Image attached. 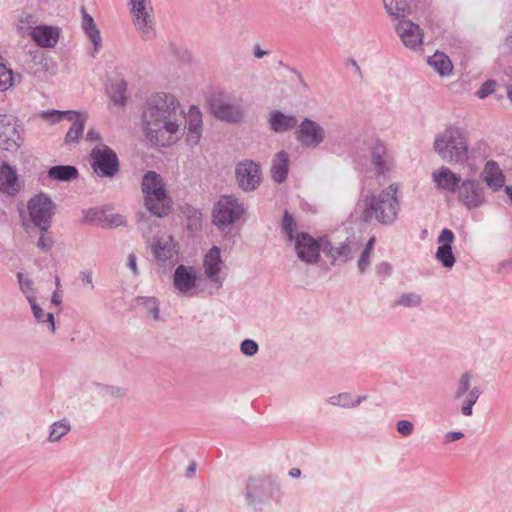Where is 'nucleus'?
Instances as JSON below:
<instances>
[{"label": "nucleus", "instance_id": "nucleus-1", "mask_svg": "<svg viewBox=\"0 0 512 512\" xmlns=\"http://www.w3.org/2000/svg\"><path fill=\"white\" fill-rule=\"evenodd\" d=\"M183 118L182 105L174 94L156 92L144 103L141 131L151 145L169 147L184 134Z\"/></svg>", "mask_w": 512, "mask_h": 512}, {"label": "nucleus", "instance_id": "nucleus-2", "mask_svg": "<svg viewBox=\"0 0 512 512\" xmlns=\"http://www.w3.org/2000/svg\"><path fill=\"white\" fill-rule=\"evenodd\" d=\"M399 189L398 183H392L379 194L366 197L363 211L364 220L368 221L374 218L382 225H392L397 220L400 211V201L397 195Z\"/></svg>", "mask_w": 512, "mask_h": 512}, {"label": "nucleus", "instance_id": "nucleus-3", "mask_svg": "<svg viewBox=\"0 0 512 512\" xmlns=\"http://www.w3.org/2000/svg\"><path fill=\"white\" fill-rule=\"evenodd\" d=\"M145 206L154 215L163 217L171 208V199L166 193L161 177L153 172H147L142 181Z\"/></svg>", "mask_w": 512, "mask_h": 512}, {"label": "nucleus", "instance_id": "nucleus-4", "mask_svg": "<svg viewBox=\"0 0 512 512\" xmlns=\"http://www.w3.org/2000/svg\"><path fill=\"white\" fill-rule=\"evenodd\" d=\"M433 146L442 159L463 160L467 157L466 138L461 129L452 125L436 135Z\"/></svg>", "mask_w": 512, "mask_h": 512}, {"label": "nucleus", "instance_id": "nucleus-5", "mask_svg": "<svg viewBox=\"0 0 512 512\" xmlns=\"http://www.w3.org/2000/svg\"><path fill=\"white\" fill-rule=\"evenodd\" d=\"M25 129L21 121L8 114L0 115V149L17 152L24 143Z\"/></svg>", "mask_w": 512, "mask_h": 512}, {"label": "nucleus", "instance_id": "nucleus-6", "mask_svg": "<svg viewBox=\"0 0 512 512\" xmlns=\"http://www.w3.org/2000/svg\"><path fill=\"white\" fill-rule=\"evenodd\" d=\"M41 117L51 122H59L63 119L71 122V126L64 138V143L70 146L75 145L82 138L87 121V114L78 111L52 110L43 112Z\"/></svg>", "mask_w": 512, "mask_h": 512}, {"label": "nucleus", "instance_id": "nucleus-7", "mask_svg": "<svg viewBox=\"0 0 512 512\" xmlns=\"http://www.w3.org/2000/svg\"><path fill=\"white\" fill-rule=\"evenodd\" d=\"M131 15L137 31L143 38L154 35L155 20L151 0H130Z\"/></svg>", "mask_w": 512, "mask_h": 512}, {"label": "nucleus", "instance_id": "nucleus-8", "mask_svg": "<svg viewBox=\"0 0 512 512\" xmlns=\"http://www.w3.org/2000/svg\"><path fill=\"white\" fill-rule=\"evenodd\" d=\"M295 138L302 147L315 149L325 141L326 131L317 121L304 118L297 125Z\"/></svg>", "mask_w": 512, "mask_h": 512}, {"label": "nucleus", "instance_id": "nucleus-9", "mask_svg": "<svg viewBox=\"0 0 512 512\" xmlns=\"http://www.w3.org/2000/svg\"><path fill=\"white\" fill-rule=\"evenodd\" d=\"M457 191L459 201L469 210L480 208L486 202L484 188L476 180H463Z\"/></svg>", "mask_w": 512, "mask_h": 512}, {"label": "nucleus", "instance_id": "nucleus-10", "mask_svg": "<svg viewBox=\"0 0 512 512\" xmlns=\"http://www.w3.org/2000/svg\"><path fill=\"white\" fill-rule=\"evenodd\" d=\"M30 217L34 224L44 232L53 213V204L44 194L33 197L28 204Z\"/></svg>", "mask_w": 512, "mask_h": 512}, {"label": "nucleus", "instance_id": "nucleus-11", "mask_svg": "<svg viewBox=\"0 0 512 512\" xmlns=\"http://www.w3.org/2000/svg\"><path fill=\"white\" fill-rule=\"evenodd\" d=\"M236 179L242 190L254 191L262 181L260 166L256 162H239L236 167Z\"/></svg>", "mask_w": 512, "mask_h": 512}, {"label": "nucleus", "instance_id": "nucleus-12", "mask_svg": "<svg viewBox=\"0 0 512 512\" xmlns=\"http://www.w3.org/2000/svg\"><path fill=\"white\" fill-rule=\"evenodd\" d=\"M295 250L299 259L308 264L316 263L320 257V245L307 233H299L295 238Z\"/></svg>", "mask_w": 512, "mask_h": 512}, {"label": "nucleus", "instance_id": "nucleus-13", "mask_svg": "<svg viewBox=\"0 0 512 512\" xmlns=\"http://www.w3.org/2000/svg\"><path fill=\"white\" fill-rule=\"evenodd\" d=\"M396 32L407 48L416 49L423 43L422 29L410 20L400 21L396 25Z\"/></svg>", "mask_w": 512, "mask_h": 512}, {"label": "nucleus", "instance_id": "nucleus-14", "mask_svg": "<svg viewBox=\"0 0 512 512\" xmlns=\"http://www.w3.org/2000/svg\"><path fill=\"white\" fill-rule=\"evenodd\" d=\"M186 119V141L189 145H196L202 135V113L200 109L192 105L185 116Z\"/></svg>", "mask_w": 512, "mask_h": 512}, {"label": "nucleus", "instance_id": "nucleus-15", "mask_svg": "<svg viewBox=\"0 0 512 512\" xmlns=\"http://www.w3.org/2000/svg\"><path fill=\"white\" fill-rule=\"evenodd\" d=\"M454 239V233L449 229H443L438 237L440 246L436 251V259L446 268H451L455 264L451 246Z\"/></svg>", "mask_w": 512, "mask_h": 512}, {"label": "nucleus", "instance_id": "nucleus-16", "mask_svg": "<svg viewBox=\"0 0 512 512\" xmlns=\"http://www.w3.org/2000/svg\"><path fill=\"white\" fill-rule=\"evenodd\" d=\"M30 37L40 47L53 48L58 43L60 29L47 25L35 26L33 30L30 31Z\"/></svg>", "mask_w": 512, "mask_h": 512}, {"label": "nucleus", "instance_id": "nucleus-17", "mask_svg": "<svg viewBox=\"0 0 512 512\" xmlns=\"http://www.w3.org/2000/svg\"><path fill=\"white\" fill-rule=\"evenodd\" d=\"M273 489L272 482L267 478L251 477L247 483L246 497L250 503L266 498Z\"/></svg>", "mask_w": 512, "mask_h": 512}, {"label": "nucleus", "instance_id": "nucleus-18", "mask_svg": "<svg viewBox=\"0 0 512 512\" xmlns=\"http://www.w3.org/2000/svg\"><path fill=\"white\" fill-rule=\"evenodd\" d=\"M197 271L195 268L185 265H180L176 268L174 273V286L181 293H187L196 286Z\"/></svg>", "mask_w": 512, "mask_h": 512}, {"label": "nucleus", "instance_id": "nucleus-19", "mask_svg": "<svg viewBox=\"0 0 512 512\" xmlns=\"http://www.w3.org/2000/svg\"><path fill=\"white\" fill-rule=\"evenodd\" d=\"M85 140L91 144H95L91 151L92 160H118L116 153L101 142V135L96 130L89 129Z\"/></svg>", "mask_w": 512, "mask_h": 512}, {"label": "nucleus", "instance_id": "nucleus-20", "mask_svg": "<svg viewBox=\"0 0 512 512\" xmlns=\"http://www.w3.org/2000/svg\"><path fill=\"white\" fill-rule=\"evenodd\" d=\"M268 123L275 133H285L297 128L298 120L292 114H285L279 110H273L269 114Z\"/></svg>", "mask_w": 512, "mask_h": 512}, {"label": "nucleus", "instance_id": "nucleus-21", "mask_svg": "<svg viewBox=\"0 0 512 512\" xmlns=\"http://www.w3.org/2000/svg\"><path fill=\"white\" fill-rule=\"evenodd\" d=\"M20 188L21 184L15 169L4 162L0 166V191L7 195H15Z\"/></svg>", "mask_w": 512, "mask_h": 512}, {"label": "nucleus", "instance_id": "nucleus-22", "mask_svg": "<svg viewBox=\"0 0 512 512\" xmlns=\"http://www.w3.org/2000/svg\"><path fill=\"white\" fill-rule=\"evenodd\" d=\"M153 253L158 261H175L178 256V249L174 239L170 236L162 237L153 245Z\"/></svg>", "mask_w": 512, "mask_h": 512}, {"label": "nucleus", "instance_id": "nucleus-23", "mask_svg": "<svg viewBox=\"0 0 512 512\" xmlns=\"http://www.w3.org/2000/svg\"><path fill=\"white\" fill-rule=\"evenodd\" d=\"M203 267L206 277L211 280L218 282L219 274L222 270V259L220 248L213 246L208 253L205 255L203 260Z\"/></svg>", "mask_w": 512, "mask_h": 512}, {"label": "nucleus", "instance_id": "nucleus-24", "mask_svg": "<svg viewBox=\"0 0 512 512\" xmlns=\"http://www.w3.org/2000/svg\"><path fill=\"white\" fill-rule=\"evenodd\" d=\"M433 180L439 189L455 192L461 184V177L453 173L447 167H441L439 170L434 171L432 174Z\"/></svg>", "mask_w": 512, "mask_h": 512}, {"label": "nucleus", "instance_id": "nucleus-25", "mask_svg": "<svg viewBox=\"0 0 512 512\" xmlns=\"http://www.w3.org/2000/svg\"><path fill=\"white\" fill-rule=\"evenodd\" d=\"M428 64L442 77L449 76L453 71L450 58L438 51L428 58Z\"/></svg>", "mask_w": 512, "mask_h": 512}, {"label": "nucleus", "instance_id": "nucleus-26", "mask_svg": "<svg viewBox=\"0 0 512 512\" xmlns=\"http://www.w3.org/2000/svg\"><path fill=\"white\" fill-rule=\"evenodd\" d=\"M110 99L118 105L123 106L126 102L127 84L122 78L112 79L107 87Z\"/></svg>", "mask_w": 512, "mask_h": 512}, {"label": "nucleus", "instance_id": "nucleus-27", "mask_svg": "<svg viewBox=\"0 0 512 512\" xmlns=\"http://www.w3.org/2000/svg\"><path fill=\"white\" fill-rule=\"evenodd\" d=\"M82 28L93 43L94 53H97L102 46L100 31L98 30L94 19L86 12H83Z\"/></svg>", "mask_w": 512, "mask_h": 512}, {"label": "nucleus", "instance_id": "nucleus-28", "mask_svg": "<svg viewBox=\"0 0 512 512\" xmlns=\"http://www.w3.org/2000/svg\"><path fill=\"white\" fill-rule=\"evenodd\" d=\"M245 211L243 203L232 195H226V225L237 222Z\"/></svg>", "mask_w": 512, "mask_h": 512}, {"label": "nucleus", "instance_id": "nucleus-29", "mask_svg": "<svg viewBox=\"0 0 512 512\" xmlns=\"http://www.w3.org/2000/svg\"><path fill=\"white\" fill-rule=\"evenodd\" d=\"M245 116V105L242 98L226 103V122L239 123Z\"/></svg>", "mask_w": 512, "mask_h": 512}, {"label": "nucleus", "instance_id": "nucleus-30", "mask_svg": "<svg viewBox=\"0 0 512 512\" xmlns=\"http://www.w3.org/2000/svg\"><path fill=\"white\" fill-rule=\"evenodd\" d=\"M357 142L359 144L362 143L367 147L373 160H383L384 157L390 156L387 152L385 145L378 139L363 138L357 139Z\"/></svg>", "mask_w": 512, "mask_h": 512}, {"label": "nucleus", "instance_id": "nucleus-31", "mask_svg": "<svg viewBox=\"0 0 512 512\" xmlns=\"http://www.w3.org/2000/svg\"><path fill=\"white\" fill-rule=\"evenodd\" d=\"M387 13L394 18L405 17L410 12V6L406 0H383Z\"/></svg>", "mask_w": 512, "mask_h": 512}, {"label": "nucleus", "instance_id": "nucleus-32", "mask_svg": "<svg viewBox=\"0 0 512 512\" xmlns=\"http://www.w3.org/2000/svg\"><path fill=\"white\" fill-rule=\"evenodd\" d=\"M365 398H366L365 396H363V397L359 396L355 400H353V397L351 394L341 393V394L329 397L327 402L333 406H340L343 408H348V407L358 406L361 403V401Z\"/></svg>", "mask_w": 512, "mask_h": 512}, {"label": "nucleus", "instance_id": "nucleus-33", "mask_svg": "<svg viewBox=\"0 0 512 512\" xmlns=\"http://www.w3.org/2000/svg\"><path fill=\"white\" fill-rule=\"evenodd\" d=\"M48 175L52 179L69 181L77 177L78 171L73 166H54L49 170Z\"/></svg>", "mask_w": 512, "mask_h": 512}, {"label": "nucleus", "instance_id": "nucleus-34", "mask_svg": "<svg viewBox=\"0 0 512 512\" xmlns=\"http://www.w3.org/2000/svg\"><path fill=\"white\" fill-rule=\"evenodd\" d=\"M481 395L479 387H473L466 396H464L463 405L461 406V413L464 416H471L473 414V406L478 401Z\"/></svg>", "mask_w": 512, "mask_h": 512}, {"label": "nucleus", "instance_id": "nucleus-35", "mask_svg": "<svg viewBox=\"0 0 512 512\" xmlns=\"http://www.w3.org/2000/svg\"><path fill=\"white\" fill-rule=\"evenodd\" d=\"M28 301L31 304L33 314L38 322H47L51 332L55 331L54 317L52 313H45L34 301L31 296H28Z\"/></svg>", "mask_w": 512, "mask_h": 512}, {"label": "nucleus", "instance_id": "nucleus-36", "mask_svg": "<svg viewBox=\"0 0 512 512\" xmlns=\"http://www.w3.org/2000/svg\"><path fill=\"white\" fill-rule=\"evenodd\" d=\"M119 162H93V171L99 176H113L118 170Z\"/></svg>", "mask_w": 512, "mask_h": 512}, {"label": "nucleus", "instance_id": "nucleus-37", "mask_svg": "<svg viewBox=\"0 0 512 512\" xmlns=\"http://www.w3.org/2000/svg\"><path fill=\"white\" fill-rule=\"evenodd\" d=\"M69 431L70 425L66 420L55 422L51 426V431L48 439L50 442L58 441L62 436L66 435Z\"/></svg>", "mask_w": 512, "mask_h": 512}, {"label": "nucleus", "instance_id": "nucleus-38", "mask_svg": "<svg viewBox=\"0 0 512 512\" xmlns=\"http://www.w3.org/2000/svg\"><path fill=\"white\" fill-rule=\"evenodd\" d=\"M471 389H473L471 387V376L469 373H463L459 378L454 398L457 400L463 398Z\"/></svg>", "mask_w": 512, "mask_h": 512}, {"label": "nucleus", "instance_id": "nucleus-39", "mask_svg": "<svg viewBox=\"0 0 512 512\" xmlns=\"http://www.w3.org/2000/svg\"><path fill=\"white\" fill-rule=\"evenodd\" d=\"M13 84L12 70L7 68L0 56V91H5Z\"/></svg>", "mask_w": 512, "mask_h": 512}, {"label": "nucleus", "instance_id": "nucleus-40", "mask_svg": "<svg viewBox=\"0 0 512 512\" xmlns=\"http://www.w3.org/2000/svg\"><path fill=\"white\" fill-rule=\"evenodd\" d=\"M34 17L32 15L26 14L19 18L17 23V31L22 36H30V31L33 30L35 24Z\"/></svg>", "mask_w": 512, "mask_h": 512}, {"label": "nucleus", "instance_id": "nucleus-41", "mask_svg": "<svg viewBox=\"0 0 512 512\" xmlns=\"http://www.w3.org/2000/svg\"><path fill=\"white\" fill-rule=\"evenodd\" d=\"M297 225L292 215L286 210L283 214L282 219V230L286 234L289 241L294 240V232L296 231Z\"/></svg>", "mask_w": 512, "mask_h": 512}, {"label": "nucleus", "instance_id": "nucleus-42", "mask_svg": "<svg viewBox=\"0 0 512 512\" xmlns=\"http://www.w3.org/2000/svg\"><path fill=\"white\" fill-rule=\"evenodd\" d=\"M271 173L275 182H284L288 174V162H276L271 168Z\"/></svg>", "mask_w": 512, "mask_h": 512}, {"label": "nucleus", "instance_id": "nucleus-43", "mask_svg": "<svg viewBox=\"0 0 512 512\" xmlns=\"http://www.w3.org/2000/svg\"><path fill=\"white\" fill-rule=\"evenodd\" d=\"M208 105L210 107L211 112L219 119L224 118V104L222 101L221 94L215 96H211L208 99Z\"/></svg>", "mask_w": 512, "mask_h": 512}, {"label": "nucleus", "instance_id": "nucleus-44", "mask_svg": "<svg viewBox=\"0 0 512 512\" xmlns=\"http://www.w3.org/2000/svg\"><path fill=\"white\" fill-rule=\"evenodd\" d=\"M422 302L421 296L415 293L403 294L396 301L395 305L404 307H418Z\"/></svg>", "mask_w": 512, "mask_h": 512}, {"label": "nucleus", "instance_id": "nucleus-45", "mask_svg": "<svg viewBox=\"0 0 512 512\" xmlns=\"http://www.w3.org/2000/svg\"><path fill=\"white\" fill-rule=\"evenodd\" d=\"M351 253V249L349 245H341L340 247H331L329 250V255L334 260L346 261L349 259Z\"/></svg>", "mask_w": 512, "mask_h": 512}, {"label": "nucleus", "instance_id": "nucleus-46", "mask_svg": "<svg viewBox=\"0 0 512 512\" xmlns=\"http://www.w3.org/2000/svg\"><path fill=\"white\" fill-rule=\"evenodd\" d=\"M213 223L218 227L224 225V205L221 200L217 202L212 213Z\"/></svg>", "mask_w": 512, "mask_h": 512}, {"label": "nucleus", "instance_id": "nucleus-47", "mask_svg": "<svg viewBox=\"0 0 512 512\" xmlns=\"http://www.w3.org/2000/svg\"><path fill=\"white\" fill-rule=\"evenodd\" d=\"M241 352L246 356H254L258 352V344L251 339H245L240 346Z\"/></svg>", "mask_w": 512, "mask_h": 512}, {"label": "nucleus", "instance_id": "nucleus-48", "mask_svg": "<svg viewBox=\"0 0 512 512\" xmlns=\"http://www.w3.org/2000/svg\"><path fill=\"white\" fill-rule=\"evenodd\" d=\"M396 429L399 434L404 437L410 436L414 431V425L409 420H399L396 423Z\"/></svg>", "mask_w": 512, "mask_h": 512}, {"label": "nucleus", "instance_id": "nucleus-49", "mask_svg": "<svg viewBox=\"0 0 512 512\" xmlns=\"http://www.w3.org/2000/svg\"><path fill=\"white\" fill-rule=\"evenodd\" d=\"M495 90V82L494 81H486L476 92V95L480 99H484L488 95L492 94Z\"/></svg>", "mask_w": 512, "mask_h": 512}, {"label": "nucleus", "instance_id": "nucleus-50", "mask_svg": "<svg viewBox=\"0 0 512 512\" xmlns=\"http://www.w3.org/2000/svg\"><path fill=\"white\" fill-rule=\"evenodd\" d=\"M107 225L109 227H119L125 223L124 218L121 215L113 214L106 218Z\"/></svg>", "mask_w": 512, "mask_h": 512}, {"label": "nucleus", "instance_id": "nucleus-51", "mask_svg": "<svg viewBox=\"0 0 512 512\" xmlns=\"http://www.w3.org/2000/svg\"><path fill=\"white\" fill-rule=\"evenodd\" d=\"M18 278H19V283H20V287L22 289V291L28 296H31L33 299V294H32V287H31V282L30 281H24L23 280V275L21 273H18Z\"/></svg>", "mask_w": 512, "mask_h": 512}, {"label": "nucleus", "instance_id": "nucleus-52", "mask_svg": "<svg viewBox=\"0 0 512 512\" xmlns=\"http://www.w3.org/2000/svg\"><path fill=\"white\" fill-rule=\"evenodd\" d=\"M370 256L371 254H368L367 252H362L359 260H358V269L362 273L365 271V269L368 267L370 263Z\"/></svg>", "mask_w": 512, "mask_h": 512}, {"label": "nucleus", "instance_id": "nucleus-53", "mask_svg": "<svg viewBox=\"0 0 512 512\" xmlns=\"http://www.w3.org/2000/svg\"><path fill=\"white\" fill-rule=\"evenodd\" d=\"M463 437H464V433H462V432H454V431L447 432L444 436L443 443L449 444L451 442L460 440Z\"/></svg>", "mask_w": 512, "mask_h": 512}, {"label": "nucleus", "instance_id": "nucleus-54", "mask_svg": "<svg viewBox=\"0 0 512 512\" xmlns=\"http://www.w3.org/2000/svg\"><path fill=\"white\" fill-rule=\"evenodd\" d=\"M147 306L149 311L152 313L154 319H158L159 316V309L158 305L155 299H149L147 300Z\"/></svg>", "mask_w": 512, "mask_h": 512}, {"label": "nucleus", "instance_id": "nucleus-55", "mask_svg": "<svg viewBox=\"0 0 512 512\" xmlns=\"http://www.w3.org/2000/svg\"><path fill=\"white\" fill-rule=\"evenodd\" d=\"M52 245V241L50 238L46 237L44 233L41 234L38 246L42 249H49Z\"/></svg>", "mask_w": 512, "mask_h": 512}, {"label": "nucleus", "instance_id": "nucleus-56", "mask_svg": "<svg viewBox=\"0 0 512 512\" xmlns=\"http://www.w3.org/2000/svg\"><path fill=\"white\" fill-rule=\"evenodd\" d=\"M390 271H391V266L386 262L380 263L377 266V272L380 275L388 276L390 274Z\"/></svg>", "mask_w": 512, "mask_h": 512}, {"label": "nucleus", "instance_id": "nucleus-57", "mask_svg": "<svg viewBox=\"0 0 512 512\" xmlns=\"http://www.w3.org/2000/svg\"><path fill=\"white\" fill-rule=\"evenodd\" d=\"M128 267L132 270L134 274L137 273L136 257L133 254L128 256Z\"/></svg>", "mask_w": 512, "mask_h": 512}, {"label": "nucleus", "instance_id": "nucleus-58", "mask_svg": "<svg viewBox=\"0 0 512 512\" xmlns=\"http://www.w3.org/2000/svg\"><path fill=\"white\" fill-rule=\"evenodd\" d=\"M384 164H385V162H380V161L374 162V171L377 175L384 173Z\"/></svg>", "mask_w": 512, "mask_h": 512}, {"label": "nucleus", "instance_id": "nucleus-59", "mask_svg": "<svg viewBox=\"0 0 512 512\" xmlns=\"http://www.w3.org/2000/svg\"><path fill=\"white\" fill-rule=\"evenodd\" d=\"M82 281L85 285L92 286V273L91 272H83L82 273Z\"/></svg>", "mask_w": 512, "mask_h": 512}, {"label": "nucleus", "instance_id": "nucleus-60", "mask_svg": "<svg viewBox=\"0 0 512 512\" xmlns=\"http://www.w3.org/2000/svg\"><path fill=\"white\" fill-rule=\"evenodd\" d=\"M374 243H375V238L374 237L370 238L369 241L367 242L363 252H367L368 254H371L373 247H374Z\"/></svg>", "mask_w": 512, "mask_h": 512}, {"label": "nucleus", "instance_id": "nucleus-61", "mask_svg": "<svg viewBox=\"0 0 512 512\" xmlns=\"http://www.w3.org/2000/svg\"><path fill=\"white\" fill-rule=\"evenodd\" d=\"M266 54H267V51L262 50V49L260 48V46H259V45H256V46L254 47V56H255L256 58H262V57H264Z\"/></svg>", "mask_w": 512, "mask_h": 512}, {"label": "nucleus", "instance_id": "nucleus-62", "mask_svg": "<svg viewBox=\"0 0 512 512\" xmlns=\"http://www.w3.org/2000/svg\"><path fill=\"white\" fill-rule=\"evenodd\" d=\"M289 475L293 478H298L301 475V470L299 468H292L289 471Z\"/></svg>", "mask_w": 512, "mask_h": 512}, {"label": "nucleus", "instance_id": "nucleus-63", "mask_svg": "<svg viewBox=\"0 0 512 512\" xmlns=\"http://www.w3.org/2000/svg\"><path fill=\"white\" fill-rule=\"evenodd\" d=\"M276 156L277 160H288V155L284 150L279 151Z\"/></svg>", "mask_w": 512, "mask_h": 512}, {"label": "nucleus", "instance_id": "nucleus-64", "mask_svg": "<svg viewBox=\"0 0 512 512\" xmlns=\"http://www.w3.org/2000/svg\"><path fill=\"white\" fill-rule=\"evenodd\" d=\"M506 46L512 51V34L506 38Z\"/></svg>", "mask_w": 512, "mask_h": 512}]
</instances>
